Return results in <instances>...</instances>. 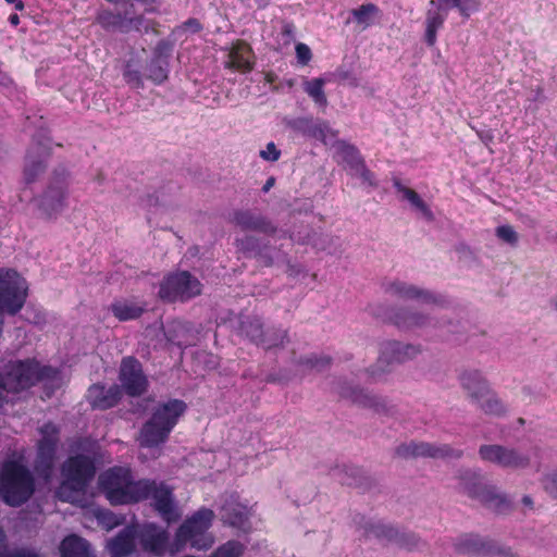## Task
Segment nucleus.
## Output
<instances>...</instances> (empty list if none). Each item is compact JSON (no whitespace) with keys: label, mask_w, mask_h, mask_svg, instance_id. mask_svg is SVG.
<instances>
[{"label":"nucleus","mask_w":557,"mask_h":557,"mask_svg":"<svg viewBox=\"0 0 557 557\" xmlns=\"http://www.w3.org/2000/svg\"><path fill=\"white\" fill-rule=\"evenodd\" d=\"M58 446L53 445H45L41 443L37 444V455L35 459V470L36 472L44 476L49 478L52 473L55 456H57Z\"/></svg>","instance_id":"c85d7f7f"},{"label":"nucleus","mask_w":557,"mask_h":557,"mask_svg":"<svg viewBox=\"0 0 557 557\" xmlns=\"http://www.w3.org/2000/svg\"><path fill=\"white\" fill-rule=\"evenodd\" d=\"M41 438L38 443L58 446L60 442V430L53 422H46L40 429Z\"/></svg>","instance_id":"a18cd8bd"},{"label":"nucleus","mask_w":557,"mask_h":557,"mask_svg":"<svg viewBox=\"0 0 557 557\" xmlns=\"http://www.w3.org/2000/svg\"><path fill=\"white\" fill-rule=\"evenodd\" d=\"M58 370L41 366L36 359L10 361L0 372V408L8 403V394H18L44 380H53Z\"/></svg>","instance_id":"f257e3e1"},{"label":"nucleus","mask_w":557,"mask_h":557,"mask_svg":"<svg viewBox=\"0 0 557 557\" xmlns=\"http://www.w3.org/2000/svg\"><path fill=\"white\" fill-rule=\"evenodd\" d=\"M147 78L156 85H160L168 79L169 62L161 59H151L146 67Z\"/></svg>","instance_id":"ea45409f"},{"label":"nucleus","mask_w":557,"mask_h":557,"mask_svg":"<svg viewBox=\"0 0 557 557\" xmlns=\"http://www.w3.org/2000/svg\"><path fill=\"white\" fill-rule=\"evenodd\" d=\"M380 9L374 3H364L359 8L354 9L351 11V15L354 16L356 23L363 26V28L369 27L372 24V18L377 15Z\"/></svg>","instance_id":"a19ab883"},{"label":"nucleus","mask_w":557,"mask_h":557,"mask_svg":"<svg viewBox=\"0 0 557 557\" xmlns=\"http://www.w3.org/2000/svg\"><path fill=\"white\" fill-rule=\"evenodd\" d=\"M296 27L292 22H284L280 32V41L287 47L295 40Z\"/></svg>","instance_id":"3c124183"},{"label":"nucleus","mask_w":557,"mask_h":557,"mask_svg":"<svg viewBox=\"0 0 557 557\" xmlns=\"http://www.w3.org/2000/svg\"><path fill=\"white\" fill-rule=\"evenodd\" d=\"M334 75L339 82H347L352 87L358 86V81H357L356 76H354L352 73L348 70L338 67L335 71Z\"/></svg>","instance_id":"13d9d810"},{"label":"nucleus","mask_w":557,"mask_h":557,"mask_svg":"<svg viewBox=\"0 0 557 557\" xmlns=\"http://www.w3.org/2000/svg\"><path fill=\"white\" fill-rule=\"evenodd\" d=\"M351 175L360 177L362 183H364L371 187L377 186L375 175L373 172H371L368 169V166L366 165V162H363Z\"/></svg>","instance_id":"8fccbe9b"},{"label":"nucleus","mask_w":557,"mask_h":557,"mask_svg":"<svg viewBox=\"0 0 557 557\" xmlns=\"http://www.w3.org/2000/svg\"><path fill=\"white\" fill-rule=\"evenodd\" d=\"M34 493V479L29 470L14 460L0 466V499L17 507L28 500Z\"/></svg>","instance_id":"39448f33"},{"label":"nucleus","mask_w":557,"mask_h":557,"mask_svg":"<svg viewBox=\"0 0 557 557\" xmlns=\"http://www.w3.org/2000/svg\"><path fill=\"white\" fill-rule=\"evenodd\" d=\"M125 82L134 88H143L144 82L139 71L137 70H125L123 73Z\"/></svg>","instance_id":"6e6d98bb"},{"label":"nucleus","mask_w":557,"mask_h":557,"mask_svg":"<svg viewBox=\"0 0 557 557\" xmlns=\"http://www.w3.org/2000/svg\"><path fill=\"white\" fill-rule=\"evenodd\" d=\"M338 393L341 397L350 400L352 404L373 409L377 413H387L389 411L385 399L371 395L362 388L343 385Z\"/></svg>","instance_id":"412c9836"},{"label":"nucleus","mask_w":557,"mask_h":557,"mask_svg":"<svg viewBox=\"0 0 557 557\" xmlns=\"http://www.w3.org/2000/svg\"><path fill=\"white\" fill-rule=\"evenodd\" d=\"M50 154L49 139L39 140L34 138L25 157L24 178L27 184L35 182L45 172Z\"/></svg>","instance_id":"4468645a"},{"label":"nucleus","mask_w":557,"mask_h":557,"mask_svg":"<svg viewBox=\"0 0 557 557\" xmlns=\"http://www.w3.org/2000/svg\"><path fill=\"white\" fill-rule=\"evenodd\" d=\"M351 471L350 476L348 478H342L341 482L346 485H358L357 475L359 474L360 470L358 468H350Z\"/></svg>","instance_id":"338daca9"},{"label":"nucleus","mask_w":557,"mask_h":557,"mask_svg":"<svg viewBox=\"0 0 557 557\" xmlns=\"http://www.w3.org/2000/svg\"><path fill=\"white\" fill-rule=\"evenodd\" d=\"M544 486L549 494L557 497V473L546 476Z\"/></svg>","instance_id":"0e129e2a"},{"label":"nucleus","mask_w":557,"mask_h":557,"mask_svg":"<svg viewBox=\"0 0 557 557\" xmlns=\"http://www.w3.org/2000/svg\"><path fill=\"white\" fill-rule=\"evenodd\" d=\"M243 231H253L265 235H273L276 226L264 215L248 209H237L230 220Z\"/></svg>","instance_id":"a211bd4d"},{"label":"nucleus","mask_w":557,"mask_h":557,"mask_svg":"<svg viewBox=\"0 0 557 557\" xmlns=\"http://www.w3.org/2000/svg\"><path fill=\"white\" fill-rule=\"evenodd\" d=\"M148 486L143 500L152 499V507L160 518L166 523L172 524L181 519V510L176 505L173 490L163 482L158 483L154 480L146 479Z\"/></svg>","instance_id":"9d476101"},{"label":"nucleus","mask_w":557,"mask_h":557,"mask_svg":"<svg viewBox=\"0 0 557 557\" xmlns=\"http://www.w3.org/2000/svg\"><path fill=\"white\" fill-rule=\"evenodd\" d=\"M496 236L504 243L515 245L518 242V234L510 225H502L496 228Z\"/></svg>","instance_id":"09e8293b"},{"label":"nucleus","mask_w":557,"mask_h":557,"mask_svg":"<svg viewBox=\"0 0 557 557\" xmlns=\"http://www.w3.org/2000/svg\"><path fill=\"white\" fill-rule=\"evenodd\" d=\"M61 557H92L89 543L76 535L65 536L60 544Z\"/></svg>","instance_id":"cd10ccee"},{"label":"nucleus","mask_w":557,"mask_h":557,"mask_svg":"<svg viewBox=\"0 0 557 557\" xmlns=\"http://www.w3.org/2000/svg\"><path fill=\"white\" fill-rule=\"evenodd\" d=\"M172 46L165 40H160L153 49V55L151 59H161L169 62L171 55Z\"/></svg>","instance_id":"864d4df0"},{"label":"nucleus","mask_w":557,"mask_h":557,"mask_svg":"<svg viewBox=\"0 0 557 557\" xmlns=\"http://www.w3.org/2000/svg\"><path fill=\"white\" fill-rule=\"evenodd\" d=\"M237 248L246 256H255L262 247L261 240L252 235L236 239Z\"/></svg>","instance_id":"49530a36"},{"label":"nucleus","mask_w":557,"mask_h":557,"mask_svg":"<svg viewBox=\"0 0 557 557\" xmlns=\"http://www.w3.org/2000/svg\"><path fill=\"white\" fill-rule=\"evenodd\" d=\"M506 412V406L502 403L500 399L495 397H490V418L493 417H502Z\"/></svg>","instance_id":"bf43d9fd"},{"label":"nucleus","mask_w":557,"mask_h":557,"mask_svg":"<svg viewBox=\"0 0 557 557\" xmlns=\"http://www.w3.org/2000/svg\"><path fill=\"white\" fill-rule=\"evenodd\" d=\"M393 185L398 193L403 194L404 199L408 200L413 208L423 214L424 218L429 221L434 219L432 210L416 190L403 185L398 178L393 181Z\"/></svg>","instance_id":"2f4dec72"},{"label":"nucleus","mask_w":557,"mask_h":557,"mask_svg":"<svg viewBox=\"0 0 557 557\" xmlns=\"http://www.w3.org/2000/svg\"><path fill=\"white\" fill-rule=\"evenodd\" d=\"M214 519V511L208 507H200L188 516L175 531L174 549L180 552L187 545L196 550L210 549L214 543L210 533Z\"/></svg>","instance_id":"20e7f679"},{"label":"nucleus","mask_w":557,"mask_h":557,"mask_svg":"<svg viewBox=\"0 0 557 557\" xmlns=\"http://www.w3.org/2000/svg\"><path fill=\"white\" fill-rule=\"evenodd\" d=\"M123 391L120 385L92 384L87 391V400L92 409L108 410L115 407L122 399Z\"/></svg>","instance_id":"6ab92c4d"},{"label":"nucleus","mask_w":557,"mask_h":557,"mask_svg":"<svg viewBox=\"0 0 557 557\" xmlns=\"http://www.w3.org/2000/svg\"><path fill=\"white\" fill-rule=\"evenodd\" d=\"M461 385L473 400H479L485 393V381L481 372L473 370L465 372L461 377Z\"/></svg>","instance_id":"f704fd0d"},{"label":"nucleus","mask_w":557,"mask_h":557,"mask_svg":"<svg viewBox=\"0 0 557 557\" xmlns=\"http://www.w3.org/2000/svg\"><path fill=\"white\" fill-rule=\"evenodd\" d=\"M136 536L144 552L162 556L169 544V532L153 522L136 528Z\"/></svg>","instance_id":"2eb2a0df"},{"label":"nucleus","mask_w":557,"mask_h":557,"mask_svg":"<svg viewBox=\"0 0 557 557\" xmlns=\"http://www.w3.org/2000/svg\"><path fill=\"white\" fill-rule=\"evenodd\" d=\"M4 557H42V556L35 549L17 548V549L12 550L8 555H4Z\"/></svg>","instance_id":"680f3d73"},{"label":"nucleus","mask_w":557,"mask_h":557,"mask_svg":"<svg viewBox=\"0 0 557 557\" xmlns=\"http://www.w3.org/2000/svg\"><path fill=\"white\" fill-rule=\"evenodd\" d=\"M325 79L317 77L305 79L302 83L304 91L312 99V101L322 108L327 106V97L324 91Z\"/></svg>","instance_id":"4c0bfd02"},{"label":"nucleus","mask_w":557,"mask_h":557,"mask_svg":"<svg viewBox=\"0 0 557 557\" xmlns=\"http://www.w3.org/2000/svg\"><path fill=\"white\" fill-rule=\"evenodd\" d=\"M544 100V90L537 85L532 90L530 96L528 97V101L542 102Z\"/></svg>","instance_id":"69168bd1"},{"label":"nucleus","mask_w":557,"mask_h":557,"mask_svg":"<svg viewBox=\"0 0 557 557\" xmlns=\"http://www.w3.org/2000/svg\"><path fill=\"white\" fill-rule=\"evenodd\" d=\"M244 545L238 541L231 540L219 546L210 557H242Z\"/></svg>","instance_id":"c03bdc74"},{"label":"nucleus","mask_w":557,"mask_h":557,"mask_svg":"<svg viewBox=\"0 0 557 557\" xmlns=\"http://www.w3.org/2000/svg\"><path fill=\"white\" fill-rule=\"evenodd\" d=\"M286 272L289 276H296L301 272V269L298 265L288 262Z\"/></svg>","instance_id":"774afa93"},{"label":"nucleus","mask_w":557,"mask_h":557,"mask_svg":"<svg viewBox=\"0 0 557 557\" xmlns=\"http://www.w3.org/2000/svg\"><path fill=\"white\" fill-rule=\"evenodd\" d=\"M295 50H296V58H297V61L299 64L307 65L311 61L312 52L306 44L298 42L295 47Z\"/></svg>","instance_id":"5fc2aeb1"},{"label":"nucleus","mask_w":557,"mask_h":557,"mask_svg":"<svg viewBox=\"0 0 557 557\" xmlns=\"http://www.w3.org/2000/svg\"><path fill=\"white\" fill-rule=\"evenodd\" d=\"M490 509L494 508L497 511H503V506L507 505V502L504 497L498 494H494L490 491Z\"/></svg>","instance_id":"e2e57ef3"},{"label":"nucleus","mask_w":557,"mask_h":557,"mask_svg":"<svg viewBox=\"0 0 557 557\" xmlns=\"http://www.w3.org/2000/svg\"><path fill=\"white\" fill-rule=\"evenodd\" d=\"M396 455L401 458L430 457L434 459H458L462 451L447 444L434 445L425 442H410L396 448Z\"/></svg>","instance_id":"ddd939ff"},{"label":"nucleus","mask_w":557,"mask_h":557,"mask_svg":"<svg viewBox=\"0 0 557 557\" xmlns=\"http://www.w3.org/2000/svg\"><path fill=\"white\" fill-rule=\"evenodd\" d=\"M145 480L135 481L129 468L115 466L102 472L98 483L109 503L119 506L143 502L148 486Z\"/></svg>","instance_id":"f03ea898"},{"label":"nucleus","mask_w":557,"mask_h":557,"mask_svg":"<svg viewBox=\"0 0 557 557\" xmlns=\"http://www.w3.org/2000/svg\"><path fill=\"white\" fill-rule=\"evenodd\" d=\"M460 485L465 493L471 498H484L485 486L482 476L475 471L466 470L460 473Z\"/></svg>","instance_id":"72a5a7b5"},{"label":"nucleus","mask_w":557,"mask_h":557,"mask_svg":"<svg viewBox=\"0 0 557 557\" xmlns=\"http://www.w3.org/2000/svg\"><path fill=\"white\" fill-rule=\"evenodd\" d=\"M136 527H126L110 540L108 548L111 557L131 556L135 553Z\"/></svg>","instance_id":"5701e85b"},{"label":"nucleus","mask_w":557,"mask_h":557,"mask_svg":"<svg viewBox=\"0 0 557 557\" xmlns=\"http://www.w3.org/2000/svg\"><path fill=\"white\" fill-rule=\"evenodd\" d=\"M332 363V358L325 355H311L308 357L300 358L298 364L309 370H315L318 372L327 369Z\"/></svg>","instance_id":"37998d69"},{"label":"nucleus","mask_w":557,"mask_h":557,"mask_svg":"<svg viewBox=\"0 0 557 557\" xmlns=\"http://www.w3.org/2000/svg\"><path fill=\"white\" fill-rule=\"evenodd\" d=\"M255 52L251 46L243 39L232 42L228 49L225 67L243 74L249 73L255 66Z\"/></svg>","instance_id":"f3484780"},{"label":"nucleus","mask_w":557,"mask_h":557,"mask_svg":"<svg viewBox=\"0 0 557 557\" xmlns=\"http://www.w3.org/2000/svg\"><path fill=\"white\" fill-rule=\"evenodd\" d=\"M250 509L248 506L237 503L227 502L222 507V518L225 524L239 530H247L250 527Z\"/></svg>","instance_id":"4be33fe9"},{"label":"nucleus","mask_w":557,"mask_h":557,"mask_svg":"<svg viewBox=\"0 0 557 557\" xmlns=\"http://www.w3.org/2000/svg\"><path fill=\"white\" fill-rule=\"evenodd\" d=\"M420 352L418 346L403 344L396 341L382 343L375 367L368 369L370 377L376 380L394 364H399L414 358Z\"/></svg>","instance_id":"9b49d317"},{"label":"nucleus","mask_w":557,"mask_h":557,"mask_svg":"<svg viewBox=\"0 0 557 557\" xmlns=\"http://www.w3.org/2000/svg\"><path fill=\"white\" fill-rule=\"evenodd\" d=\"M387 320L397 326L399 330H414L421 329L429 322V318L418 313L410 311L408 309L401 308L394 312H392Z\"/></svg>","instance_id":"a878e982"},{"label":"nucleus","mask_w":557,"mask_h":557,"mask_svg":"<svg viewBox=\"0 0 557 557\" xmlns=\"http://www.w3.org/2000/svg\"><path fill=\"white\" fill-rule=\"evenodd\" d=\"M143 15L128 17L126 14L113 12L109 9L99 10L96 15V23L107 32H121L124 34L131 30H139L144 23Z\"/></svg>","instance_id":"dca6fc26"},{"label":"nucleus","mask_w":557,"mask_h":557,"mask_svg":"<svg viewBox=\"0 0 557 557\" xmlns=\"http://www.w3.org/2000/svg\"><path fill=\"white\" fill-rule=\"evenodd\" d=\"M446 18L447 14L438 9L435 11L429 10L426 12L424 41L429 47H433L436 44L437 30L443 27Z\"/></svg>","instance_id":"473e14b6"},{"label":"nucleus","mask_w":557,"mask_h":557,"mask_svg":"<svg viewBox=\"0 0 557 557\" xmlns=\"http://www.w3.org/2000/svg\"><path fill=\"white\" fill-rule=\"evenodd\" d=\"M145 310L146 305L144 302L128 299L114 300L110 306V311L121 322L136 320L143 315Z\"/></svg>","instance_id":"bb28decb"},{"label":"nucleus","mask_w":557,"mask_h":557,"mask_svg":"<svg viewBox=\"0 0 557 557\" xmlns=\"http://www.w3.org/2000/svg\"><path fill=\"white\" fill-rule=\"evenodd\" d=\"M288 342V332L280 327H272L263 332L259 342V346L270 350L277 347H283Z\"/></svg>","instance_id":"58836bf2"},{"label":"nucleus","mask_w":557,"mask_h":557,"mask_svg":"<svg viewBox=\"0 0 557 557\" xmlns=\"http://www.w3.org/2000/svg\"><path fill=\"white\" fill-rule=\"evenodd\" d=\"M399 547L405 548L407 550H413L419 547L420 540L413 533H401L395 542Z\"/></svg>","instance_id":"de8ad7c7"},{"label":"nucleus","mask_w":557,"mask_h":557,"mask_svg":"<svg viewBox=\"0 0 557 557\" xmlns=\"http://www.w3.org/2000/svg\"><path fill=\"white\" fill-rule=\"evenodd\" d=\"M490 462H496L505 467H518L525 462V458L512 449L500 446L490 447Z\"/></svg>","instance_id":"7c9ffc66"},{"label":"nucleus","mask_w":557,"mask_h":557,"mask_svg":"<svg viewBox=\"0 0 557 557\" xmlns=\"http://www.w3.org/2000/svg\"><path fill=\"white\" fill-rule=\"evenodd\" d=\"M334 148L338 164H343L350 175L364 162L359 149L345 140L336 141Z\"/></svg>","instance_id":"b1692460"},{"label":"nucleus","mask_w":557,"mask_h":557,"mask_svg":"<svg viewBox=\"0 0 557 557\" xmlns=\"http://www.w3.org/2000/svg\"><path fill=\"white\" fill-rule=\"evenodd\" d=\"M460 555H479L485 548V542L478 535L463 534L454 544Z\"/></svg>","instance_id":"c9c22d12"},{"label":"nucleus","mask_w":557,"mask_h":557,"mask_svg":"<svg viewBox=\"0 0 557 557\" xmlns=\"http://www.w3.org/2000/svg\"><path fill=\"white\" fill-rule=\"evenodd\" d=\"M186 409L187 405L181 399H170L157 406L140 429L139 445L154 448L165 443Z\"/></svg>","instance_id":"7ed1b4c3"},{"label":"nucleus","mask_w":557,"mask_h":557,"mask_svg":"<svg viewBox=\"0 0 557 557\" xmlns=\"http://www.w3.org/2000/svg\"><path fill=\"white\" fill-rule=\"evenodd\" d=\"M287 127L294 132L315 139L324 140L330 127L326 122L315 123L311 117H296L287 122Z\"/></svg>","instance_id":"393cba45"},{"label":"nucleus","mask_w":557,"mask_h":557,"mask_svg":"<svg viewBox=\"0 0 557 557\" xmlns=\"http://www.w3.org/2000/svg\"><path fill=\"white\" fill-rule=\"evenodd\" d=\"M119 381L121 383L122 391L131 397H139L144 395L149 387V382L144 373L143 364L133 356L122 358L119 370Z\"/></svg>","instance_id":"f8f14e48"},{"label":"nucleus","mask_w":557,"mask_h":557,"mask_svg":"<svg viewBox=\"0 0 557 557\" xmlns=\"http://www.w3.org/2000/svg\"><path fill=\"white\" fill-rule=\"evenodd\" d=\"M237 331L240 336L259 346L264 332L263 322L256 315H243L239 318Z\"/></svg>","instance_id":"c756f323"},{"label":"nucleus","mask_w":557,"mask_h":557,"mask_svg":"<svg viewBox=\"0 0 557 557\" xmlns=\"http://www.w3.org/2000/svg\"><path fill=\"white\" fill-rule=\"evenodd\" d=\"M202 284L188 271H176L166 274L159 285L158 296L163 302H186L199 296Z\"/></svg>","instance_id":"423d86ee"},{"label":"nucleus","mask_w":557,"mask_h":557,"mask_svg":"<svg viewBox=\"0 0 557 557\" xmlns=\"http://www.w3.org/2000/svg\"><path fill=\"white\" fill-rule=\"evenodd\" d=\"M438 7L437 9L442 12H445L446 14L448 11L453 8H457L461 15L469 16V13L467 12V9L462 2V0H437Z\"/></svg>","instance_id":"603ef678"},{"label":"nucleus","mask_w":557,"mask_h":557,"mask_svg":"<svg viewBox=\"0 0 557 557\" xmlns=\"http://www.w3.org/2000/svg\"><path fill=\"white\" fill-rule=\"evenodd\" d=\"M253 257L264 267H272L274 263L273 257L268 251L267 245H262L260 250Z\"/></svg>","instance_id":"052dcab7"},{"label":"nucleus","mask_w":557,"mask_h":557,"mask_svg":"<svg viewBox=\"0 0 557 557\" xmlns=\"http://www.w3.org/2000/svg\"><path fill=\"white\" fill-rule=\"evenodd\" d=\"M383 289L389 297L399 300L419 299L423 302H437V298L429 290L417 287L406 282L394 280L383 283Z\"/></svg>","instance_id":"aec40b11"},{"label":"nucleus","mask_w":557,"mask_h":557,"mask_svg":"<svg viewBox=\"0 0 557 557\" xmlns=\"http://www.w3.org/2000/svg\"><path fill=\"white\" fill-rule=\"evenodd\" d=\"M94 516L98 523L108 531L123 524L124 522V517L117 516L106 508H96L94 510Z\"/></svg>","instance_id":"79ce46f5"},{"label":"nucleus","mask_w":557,"mask_h":557,"mask_svg":"<svg viewBox=\"0 0 557 557\" xmlns=\"http://www.w3.org/2000/svg\"><path fill=\"white\" fill-rule=\"evenodd\" d=\"M367 536H374L377 540L395 543L399 531L393 525L382 522H367L363 527Z\"/></svg>","instance_id":"e433bc0d"},{"label":"nucleus","mask_w":557,"mask_h":557,"mask_svg":"<svg viewBox=\"0 0 557 557\" xmlns=\"http://www.w3.org/2000/svg\"><path fill=\"white\" fill-rule=\"evenodd\" d=\"M260 157L265 161L275 162L281 157V150L273 141L267 144L265 149L260 151Z\"/></svg>","instance_id":"4d7b16f0"},{"label":"nucleus","mask_w":557,"mask_h":557,"mask_svg":"<svg viewBox=\"0 0 557 557\" xmlns=\"http://www.w3.org/2000/svg\"><path fill=\"white\" fill-rule=\"evenodd\" d=\"M28 296L26 280L13 269H0V311L11 315L24 307Z\"/></svg>","instance_id":"0eeeda50"},{"label":"nucleus","mask_w":557,"mask_h":557,"mask_svg":"<svg viewBox=\"0 0 557 557\" xmlns=\"http://www.w3.org/2000/svg\"><path fill=\"white\" fill-rule=\"evenodd\" d=\"M97 473L96 461L85 454L66 458L61 467L62 485L74 492H84Z\"/></svg>","instance_id":"6e6552de"},{"label":"nucleus","mask_w":557,"mask_h":557,"mask_svg":"<svg viewBox=\"0 0 557 557\" xmlns=\"http://www.w3.org/2000/svg\"><path fill=\"white\" fill-rule=\"evenodd\" d=\"M70 173L64 166L53 170L46 190L39 198V209L47 218H54L66 207Z\"/></svg>","instance_id":"1a4fd4ad"}]
</instances>
